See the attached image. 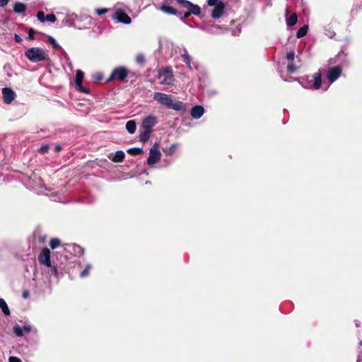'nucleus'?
Wrapping results in <instances>:
<instances>
[{
    "label": "nucleus",
    "instance_id": "45",
    "mask_svg": "<svg viewBox=\"0 0 362 362\" xmlns=\"http://www.w3.org/2000/svg\"><path fill=\"white\" fill-rule=\"evenodd\" d=\"M190 15H191V13H189V11L185 12V13H184V15H183V18H187Z\"/></svg>",
    "mask_w": 362,
    "mask_h": 362
},
{
    "label": "nucleus",
    "instance_id": "22",
    "mask_svg": "<svg viewBox=\"0 0 362 362\" xmlns=\"http://www.w3.org/2000/svg\"><path fill=\"white\" fill-rule=\"evenodd\" d=\"M308 25H303V27L300 28L296 33V37L298 38H300L304 37L308 32Z\"/></svg>",
    "mask_w": 362,
    "mask_h": 362
},
{
    "label": "nucleus",
    "instance_id": "16",
    "mask_svg": "<svg viewBox=\"0 0 362 362\" xmlns=\"http://www.w3.org/2000/svg\"><path fill=\"white\" fill-rule=\"evenodd\" d=\"M204 112V109L202 106L196 105L191 110V115L194 119L200 118Z\"/></svg>",
    "mask_w": 362,
    "mask_h": 362
},
{
    "label": "nucleus",
    "instance_id": "1",
    "mask_svg": "<svg viewBox=\"0 0 362 362\" xmlns=\"http://www.w3.org/2000/svg\"><path fill=\"white\" fill-rule=\"evenodd\" d=\"M153 99L168 109L178 111L183 108V103L182 102L173 101L171 97L165 93L156 92L153 94Z\"/></svg>",
    "mask_w": 362,
    "mask_h": 362
},
{
    "label": "nucleus",
    "instance_id": "47",
    "mask_svg": "<svg viewBox=\"0 0 362 362\" xmlns=\"http://www.w3.org/2000/svg\"><path fill=\"white\" fill-rule=\"evenodd\" d=\"M288 13H289V10H288V8H287L286 9V16H288Z\"/></svg>",
    "mask_w": 362,
    "mask_h": 362
},
{
    "label": "nucleus",
    "instance_id": "19",
    "mask_svg": "<svg viewBox=\"0 0 362 362\" xmlns=\"http://www.w3.org/2000/svg\"><path fill=\"white\" fill-rule=\"evenodd\" d=\"M126 129L129 134H134L136 132V124L134 120H129L126 124Z\"/></svg>",
    "mask_w": 362,
    "mask_h": 362
},
{
    "label": "nucleus",
    "instance_id": "43",
    "mask_svg": "<svg viewBox=\"0 0 362 362\" xmlns=\"http://www.w3.org/2000/svg\"><path fill=\"white\" fill-rule=\"evenodd\" d=\"M14 38H15V40L17 42H22V38L17 34H15L14 35Z\"/></svg>",
    "mask_w": 362,
    "mask_h": 362
},
{
    "label": "nucleus",
    "instance_id": "33",
    "mask_svg": "<svg viewBox=\"0 0 362 362\" xmlns=\"http://www.w3.org/2000/svg\"><path fill=\"white\" fill-rule=\"evenodd\" d=\"M45 21L54 23L56 21V16L54 14H48L46 16Z\"/></svg>",
    "mask_w": 362,
    "mask_h": 362
},
{
    "label": "nucleus",
    "instance_id": "10",
    "mask_svg": "<svg viewBox=\"0 0 362 362\" xmlns=\"http://www.w3.org/2000/svg\"><path fill=\"white\" fill-rule=\"evenodd\" d=\"M341 69L339 66H334L331 68L327 73V79L332 83L335 81L341 75Z\"/></svg>",
    "mask_w": 362,
    "mask_h": 362
},
{
    "label": "nucleus",
    "instance_id": "23",
    "mask_svg": "<svg viewBox=\"0 0 362 362\" xmlns=\"http://www.w3.org/2000/svg\"><path fill=\"white\" fill-rule=\"evenodd\" d=\"M297 23V15L293 13L287 20L286 24L288 26H293Z\"/></svg>",
    "mask_w": 362,
    "mask_h": 362
},
{
    "label": "nucleus",
    "instance_id": "18",
    "mask_svg": "<svg viewBox=\"0 0 362 362\" xmlns=\"http://www.w3.org/2000/svg\"><path fill=\"white\" fill-rule=\"evenodd\" d=\"M26 9V5L21 2H16L13 6V11L16 13H22L25 11Z\"/></svg>",
    "mask_w": 362,
    "mask_h": 362
},
{
    "label": "nucleus",
    "instance_id": "30",
    "mask_svg": "<svg viewBox=\"0 0 362 362\" xmlns=\"http://www.w3.org/2000/svg\"><path fill=\"white\" fill-rule=\"evenodd\" d=\"M206 30L210 33L218 34L219 33V30H221V28L218 26L214 25L210 28H206Z\"/></svg>",
    "mask_w": 362,
    "mask_h": 362
},
{
    "label": "nucleus",
    "instance_id": "41",
    "mask_svg": "<svg viewBox=\"0 0 362 362\" xmlns=\"http://www.w3.org/2000/svg\"><path fill=\"white\" fill-rule=\"evenodd\" d=\"M48 149H49V146L47 145H45V146H41L39 151L41 153H45L48 151Z\"/></svg>",
    "mask_w": 362,
    "mask_h": 362
},
{
    "label": "nucleus",
    "instance_id": "48",
    "mask_svg": "<svg viewBox=\"0 0 362 362\" xmlns=\"http://www.w3.org/2000/svg\"><path fill=\"white\" fill-rule=\"evenodd\" d=\"M60 149H61V147L59 146H56V150L57 151H60Z\"/></svg>",
    "mask_w": 362,
    "mask_h": 362
},
{
    "label": "nucleus",
    "instance_id": "9",
    "mask_svg": "<svg viewBox=\"0 0 362 362\" xmlns=\"http://www.w3.org/2000/svg\"><path fill=\"white\" fill-rule=\"evenodd\" d=\"M113 18L118 22H121L127 25L130 24L132 22L130 17L120 9H118L115 11Z\"/></svg>",
    "mask_w": 362,
    "mask_h": 362
},
{
    "label": "nucleus",
    "instance_id": "4",
    "mask_svg": "<svg viewBox=\"0 0 362 362\" xmlns=\"http://www.w3.org/2000/svg\"><path fill=\"white\" fill-rule=\"evenodd\" d=\"M158 79L160 83L165 86H173L175 81V78L173 74V71L170 67H165L159 71Z\"/></svg>",
    "mask_w": 362,
    "mask_h": 362
},
{
    "label": "nucleus",
    "instance_id": "15",
    "mask_svg": "<svg viewBox=\"0 0 362 362\" xmlns=\"http://www.w3.org/2000/svg\"><path fill=\"white\" fill-rule=\"evenodd\" d=\"M159 10L163 12L170 14V15H175L177 16L180 13L174 8L169 6L168 5V1H165L162 4V5L159 7Z\"/></svg>",
    "mask_w": 362,
    "mask_h": 362
},
{
    "label": "nucleus",
    "instance_id": "21",
    "mask_svg": "<svg viewBox=\"0 0 362 362\" xmlns=\"http://www.w3.org/2000/svg\"><path fill=\"white\" fill-rule=\"evenodd\" d=\"M0 308L5 315L8 316L10 315V310L7 303L3 298H0Z\"/></svg>",
    "mask_w": 362,
    "mask_h": 362
},
{
    "label": "nucleus",
    "instance_id": "7",
    "mask_svg": "<svg viewBox=\"0 0 362 362\" xmlns=\"http://www.w3.org/2000/svg\"><path fill=\"white\" fill-rule=\"evenodd\" d=\"M129 70L124 66H118L113 69L108 81L117 79L123 81L128 76Z\"/></svg>",
    "mask_w": 362,
    "mask_h": 362
},
{
    "label": "nucleus",
    "instance_id": "32",
    "mask_svg": "<svg viewBox=\"0 0 362 362\" xmlns=\"http://www.w3.org/2000/svg\"><path fill=\"white\" fill-rule=\"evenodd\" d=\"M136 61L138 64H144L145 62V57L142 54H139L136 55Z\"/></svg>",
    "mask_w": 362,
    "mask_h": 362
},
{
    "label": "nucleus",
    "instance_id": "8",
    "mask_svg": "<svg viewBox=\"0 0 362 362\" xmlns=\"http://www.w3.org/2000/svg\"><path fill=\"white\" fill-rule=\"evenodd\" d=\"M38 261L40 264L51 267L50 251L48 248L45 247L42 249L38 256Z\"/></svg>",
    "mask_w": 362,
    "mask_h": 362
},
{
    "label": "nucleus",
    "instance_id": "13",
    "mask_svg": "<svg viewBox=\"0 0 362 362\" xmlns=\"http://www.w3.org/2000/svg\"><path fill=\"white\" fill-rule=\"evenodd\" d=\"M157 124V118L152 115H148L144 119L141 125L143 127L152 129V128Z\"/></svg>",
    "mask_w": 362,
    "mask_h": 362
},
{
    "label": "nucleus",
    "instance_id": "40",
    "mask_svg": "<svg viewBox=\"0 0 362 362\" xmlns=\"http://www.w3.org/2000/svg\"><path fill=\"white\" fill-rule=\"evenodd\" d=\"M8 362H22L21 360L16 356H10L8 358Z\"/></svg>",
    "mask_w": 362,
    "mask_h": 362
},
{
    "label": "nucleus",
    "instance_id": "49",
    "mask_svg": "<svg viewBox=\"0 0 362 362\" xmlns=\"http://www.w3.org/2000/svg\"><path fill=\"white\" fill-rule=\"evenodd\" d=\"M27 296H28V293H27L26 291H25V292H24V293H23V297H24V298H26V297H27Z\"/></svg>",
    "mask_w": 362,
    "mask_h": 362
},
{
    "label": "nucleus",
    "instance_id": "50",
    "mask_svg": "<svg viewBox=\"0 0 362 362\" xmlns=\"http://www.w3.org/2000/svg\"><path fill=\"white\" fill-rule=\"evenodd\" d=\"M356 327H358L359 326V323L358 322H356Z\"/></svg>",
    "mask_w": 362,
    "mask_h": 362
},
{
    "label": "nucleus",
    "instance_id": "46",
    "mask_svg": "<svg viewBox=\"0 0 362 362\" xmlns=\"http://www.w3.org/2000/svg\"><path fill=\"white\" fill-rule=\"evenodd\" d=\"M52 272L55 275L57 274V269L55 267L52 268Z\"/></svg>",
    "mask_w": 362,
    "mask_h": 362
},
{
    "label": "nucleus",
    "instance_id": "3",
    "mask_svg": "<svg viewBox=\"0 0 362 362\" xmlns=\"http://www.w3.org/2000/svg\"><path fill=\"white\" fill-rule=\"evenodd\" d=\"M207 4L213 8L211 15L213 18L217 19L221 17L225 10V4L221 0H208Z\"/></svg>",
    "mask_w": 362,
    "mask_h": 362
},
{
    "label": "nucleus",
    "instance_id": "24",
    "mask_svg": "<svg viewBox=\"0 0 362 362\" xmlns=\"http://www.w3.org/2000/svg\"><path fill=\"white\" fill-rule=\"evenodd\" d=\"M183 58L184 62L187 64L189 69H192L191 62H190V57L187 53L186 49L184 50V53L181 54Z\"/></svg>",
    "mask_w": 362,
    "mask_h": 362
},
{
    "label": "nucleus",
    "instance_id": "17",
    "mask_svg": "<svg viewBox=\"0 0 362 362\" xmlns=\"http://www.w3.org/2000/svg\"><path fill=\"white\" fill-rule=\"evenodd\" d=\"M187 5L189 6L188 8V11L191 14H194L196 16H199L201 13V8L198 5L194 4L192 3H186Z\"/></svg>",
    "mask_w": 362,
    "mask_h": 362
},
{
    "label": "nucleus",
    "instance_id": "44",
    "mask_svg": "<svg viewBox=\"0 0 362 362\" xmlns=\"http://www.w3.org/2000/svg\"><path fill=\"white\" fill-rule=\"evenodd\" d=\"M8 0H0V6H5L7 5Z\"/></svg>",
    "mask_w": 362,
    "mask_h": 362
},
{
    "label": "nucleus",
    "instance_id": "35",
    "mask_svg": "<svg viewBox=\"0 0 362 362\" xmlns=\"http://www.w3.org/2000/svg\"><path fill=\"white\" fill-rule=\"evenodd\" d=\"M295 57V52L294 51H290L286 54V58L288 60L291 61V62H293Z\"/></svg>",
    "mask_w": 362,
    "mask_h": 362
},
{
    "label": "nucleus",
    "instance_id": "26",
    "mask_svg": "<svg viewBox=\"0 0 362 362\" xmlns=\"http://www.w3.org/2000/svg\"><path fill=\"white\" fill-rule=\"evenodd\" d=\"M13 332L18 337H22L23 335V329L20 325H16L13 327Z\"/></svg>",
    "mask_w": 362,
    "mask_h": 362
},
{
    "label": "nucleus",
    "instance_id": "36",
    "mask_svg": "<svg viewBox=\"0 0 362 362\" xmlns=\"http://www.w3.org/2000/svg\"><path fill=\"white\" fill-rule=\"evenodd\" d=\"M73 248L74 250V252L78 255H80L81 254H83V249L78 245H73Z\"/></svg>",
    "mask_w": 362,
    "mask_h": 362
},
{
    "label": "nucleus",
    "instance_id": "39",
    "mask_svg": "<svg viewBox=\"0 0 362 362\" xmlns=\"http://www.w3.org/2000/svg\"><path fill=\"white\" fill-rule=\"evenodd\" d=\"M23 332L29 333L31 332L32 328L31 326L29 325H25L23 327Z\"/></svg>",
    "mask_w": 362,
    "mask_h": 362
},
{
    "label": "nucleus",
    "instance_id": "27",
    "mask_svg": "<svg viewBox=\"0 0 362 362\" xmlns=\"http://www.w3.org/2000/svg\"><path fill=\"white\" fill-rule=\"evenodd\" d=\"M60 245V240L57 238H53L49 242V246L52 249H55Z\"/></svg>",
    "mask_w": 362,
    "mask_h": 362
},
{
    "label": "nucleus",
    "instance_id": "6",
    "mask_svg": "<svg viewBox=\"0 0 362 362\" xmlns=\"http://www.w3.org/2000/svg\"><path fill=\"white\" fill-rule=\"evenodd\" d=\"M160 158L161 153L159 150V145L158 143H155L150 148L147 163L149 165H153L157 163L160 160Z\"/></svg>",
    "mask_w": 362,
    "mask_h": 362
},
{
    "label": "nucleus",
    "instance_id": "28",
    "mask_svg": "<svg viewBox=\"0 0 362 362\" xmlns=\"http://www.w3.org/2000/svg\"><path fill=\"white\" fill-rule=\"evenodd\" d=\"M177 145L174 144L173 145H171L168 149H166L165 151V153L167 154V155H173L175 148H177Z\"/></svg>",
    "mask_w": 362,
    "mask_h": 362
},
{
    "label": "nucleus",
    "instance_id": "42",
    "mask_svg": "<svg viewBox=\"0 0 362 362\" xmlns=\"http://www.w3.org/2000/svg\"><path fill=\"white\" fill-rule=\"evenodd\" d=\"M28 37L30 40L34 39V31L32 29H30L28 33Z\"/></svg>",
    "mask_w": 362,
    "mask_h": 362
},
{
    "label": "nucleus",
    "instance_id": "34",
    "mask_svg": "<svg viewBox=\"0 0 362 362\" xmlns=\"http://www.w3.org/2000/svg\"><path fill=\"white\" fill-rule=\"evenodd\" d=\"M177 3H179L183 8H185L188 10V8L189 7V5H187L186 3H191L189 1L187 0H176Z\"/></svg>",
    "mask_w": 362,
    "mask_h": 362
},
{
    "label": "nucleus",
    "instance_id": "20",
    "mask_svg": "<svg viewBox=\"0 0 362 362\" xmlns=\"http://www.w3.org/2000/svg\"><path fill=\"white\" fill-rule=\"evenodd\" d=\"M124 158V153L122 151H117L115 152V156L112 158V160L115 163H120Z\"/></svg>",
    "mask_w": 362,
    "mask_h": 362
},
{
    "label": "nucleus",
    "instance_id": "31",
    "mask_svg": "<svg viewBox=\"0 0 362 362\" xmlns=\"http://www.w3.org/2000/svg\"><path fill=\"white\" fill-rule=\"evenodd\" d=\"M37 18L40 22H42V23L45 22L46 16H45V13L43 11H38L37 13Z\"/></svg>",
    "mask_w": 362,
    "mask_h": 362
},
{
    "label": "nucleus",
    "instance_id": "11",
    "mask_svg": "<svg viewBox=\"0 0 362 362\" xmlns=\"http://www.w3.org/2000/svg\"><path fill=\"white\" fill-rule=\"evenodd\" d=\"M83 76H84V74L82 71H81V70L76 71V76H75V83H76V86L78 90H80L83 93H88V90L84 88L82 86V81H83Z\"/></svg>",
    "mask_w": 362,
    "mask_h": 362
},
{
    "label": "nucleus",
    "instance_id": "5",
    "mask_svg": "<svg viewBox=\"0 0 362 362\" xmlns=\"http://www.w3.org/2000/svg\"><path fill=\"white\" fill-rule=\"evenodd\" d=\"M321 74L315 73L310 81H308L307 79L303 78H301L300 83L305 88L319 89L321 86Z\"/></svg>",
    "mask_w": 362,
    "mask_h": 362
},
{
    "label": "nucleus",
    "instance_id": "25",
    "mask_svg": "<svg viewBox=\"0 0 362 362\" xmlns=\"http://www.w3.org/2000/svg\"><path fill=\"white\" fill-rule=\"evenodd\" d=\"M127 153L132 156H136L141 154L143 150L140 148H131L127 150Z\"/></svg>",
    "mask_w": 362,
    "mask_h": 362
},
{
    "label": "nucleus",
    "instance_id": "38",
    "mask_svg": "<svg viewBox=\"0 0 362 362\" xmlns=\"http://www.w3.org/2000/svg\"><path fill=\"white\" fill-rule=\"evenodd\" d=\"M108 9L107 8H98L96 9V13L99 16L103 15L106 13H107Z\"/></svg>",
    "mask_w": 362,
    "mask_h": 362
},
{
    "label": "nucleus",
    "instance_id": "29",
    "mask_svg": "<svg viewBox=\"0 0 362 362\" xmlns=\"http://www.w3.org/2000/svg\"><path fill=\"white\" fill-rule=\"evenodd\" d=\"M91 269V266L90 264L87 265L86 269L81 273L80 276L81 278L86 277L90 272V270Z\"/></svg>",
    "mask_w": 362,
    "mask_h": 362
},
{
    "label": "nucleus",
    "instance_id": "37",
    "mask_svg": "<svg viewBox=\"0 0 362 362\" xmlns=\"http://www.w3.org/2000/svg\"><path fill=\"white\" fill-rule=\"evenodd\" d=\"M287 70L289 72L293 73V72H295L296 71V67L293 64V62H291L287 66Z\"/></svg>",
    "mask_w": 362,
    "mask_h": 362
},
{
    "label": "nucleus",
    "instance_id": "51",
    "mask_svg": "<svg viewBox=\"0 0 362 362\" xmlns=\"http://www.w3.org/2000/svg\"><path fill=\"white\" fill-rule=\"evenodd\" d=\"M359 345H362V341H361V342L359 343Z\"/></svg>",
    "mask_w": 362,
    "mask_h": 362
},
{
    "label": "nucleus",
    "instance_id": "14",
    "mask_svg": "<svg viewBox=\"0 0 362 362\" xmlns=\"http://www.w3.org/2000/svg\"><path fill=\"white\" fill-rule=\"evenodd\" d=\"M153 132L152 129H149L141 126L139 129V141L141 142L147 141Z\"/></svg>",
    "mask_w": 362,
    "mask_h": 362
},
{
    "label": "nucleus",
    "instance_id": "12",
    "mask_svg": "<svg viewBox=\"0 0 362 362\" xmlns=\"http://www.w3.org/2000/svg\"><path fill=\"white\" fill-rule=\"evenodd\" d=\"M3 100L6 104H10L14 99L15 93L9 88L2 89Z\"/></svg>",
    "mask_w": 362,
    "mask_h": 362
},
{
    "label": "nucleus",
    "instance_id": "2",
    "mask_svg": "<svg viewBox=\"0 0 362 362\" xmlns=\"http://www.w3.org/2000/svg\"><path fill=\"white\" fill-rule=\"evenodd\" d=\"M25 55L32 62H42L47 59L46 52L39 47H31L27 49Z\"/></svg>",
    "mask_w": 362,
    "mask_h": 362
}]
</instances>
